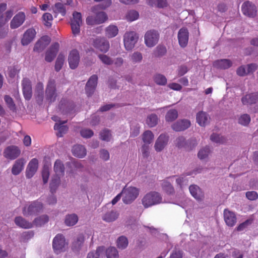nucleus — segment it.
<instances>
[{
	"label": "nucleus",
	"mask_w": 258,
	"mask_h": 258,
	"mask_svg": "<svg viewBox=\"0 0 258 258\" xmlns=\"http://www.w3.org/2000/svg\"><path fill=\"white\" fill-rule=\"evenodd\" d=\"M162 202L160 194L156 191H151L146 194L143 198L142 202L145 208L160 204Z\"/></svg>",
	"instance_id": "nucleus-1"
},
{
	"label": "nucleus",
	"mask_w": 258,
	"mask_h": 258,
	"mask_svg": "<svg viewBox=\"0 0 258 258\" xmlns=\"http://www.w3.org/2000/svg\"><path fill=\"white\" fill-rule=\"evenodd\" d=\"M123 196L122 201L126 204L132 203L138 196L139 190L138 188L130 186L124 187L121 191Z\"/></svg>",
	"instance_id": "nucleus-2"
},
{
	"label": "nucleus",
	"mask_w": 258,
	"mask_h": 258,
	"mask_svg": "<svg viewBox=\"0 0 258 258\" xmlns=\"http://www.w3.org/2000/svg\"><path fill=\"white\" fill-rule=\"evenodd\" d=\"M138 39V35L136 32H126L123 36V43L126 50H132L137 43Z\"/></svg>",
	"instance_id": "nucleus-3"
},
{
	"label": "nucleus",
	"mask_w": 258,
	"mask_h": 258,
	"mask_svg": "<svg viewBox=\"0 0 258 258\" xmlns=\"http://www.w3.org/2000/svg\"><path fill=\"white\" fill-rule=\"evenodd\" d=\"M43 208V204L38 201H35L27 204L23 209L24 215L28 216L41 212Z\"/></svg>",
	"instance_id": "nucleus-4"
},
{
	"label": "nucleus",
	"mask_w": 258,
	"mask_h": 258,
	"mask_svg": "<svg viewBox=\"0 0 258 258\" xmlns=\"http://www.w3.org/2000/svg\"><path fill=\"white\" fill-rule=\"evenodd\" d=\"M159 34L155 30L147 31L144 35V42L148 47H154L158 42Z\"/></svg>",
	"instance_id": "nucleus-5"
},
{
	"label": "nucleus",
	"mask_w": 258,
	"mask_h": 258,
	"mask_svg": "<svg viewBox=\"0 0 258 258\" xmlns=\"http://www.w3.org/2000/svg\"><path fill=\"white\" fill-rule=\"evenodd\" d=\"M68 245L64 236L60 234H57L53 238L52 241V247L56 253H59L65 250Z\"/></svg>",
	"instance_id": "nucleus-6"
},
{
	"label": "nucleus",
	"mask_w": 258,
	"mask_h": 258,
	"mask_svg": "<svg viewBox=\"0 0 258 258\" xmlns=\"http://www.w3.org/2000/svg\"><path fill=\"white\" fill-rule=\"evenodd\" d=\"M107 19L105 13L100 12L94 16H89L86 19V23L89 25H95L102 24Z\"/></svg>",
	"instance_id": "nucleus-7"
},
{
	"label": "nucleus",
	"mask_w": 258,
	"mask_h": 258,
	"mask_svg": "<svg viewBox=\"0 0 258 258\" xmlns=\"http://www.w3.org/2000/svg\"><path fill=\"white\" fill-rule=\"evenodd\" d=\"M82 24L81 14L78 12H74L73 14V18L71 20V23L72 32L74 35H77L80 33V26Z\"/></svg>",
	"instance_id": "nucleus-8"
},
{
	"label": "nucleus",
	"mask_w": 258,
	"mask_h": 258,
	"mask_svg": "<svg viewBox=\"0 0 258 258\" xmlns=\"http://www.w3.org/2000/svg\"><path fill=\"white\" fill-rule=\"evenodd\" d=\"M242 12L243 14L250 18H254L256 16V7L251 2L249 1L244 3L242 6Z\"/></svg>",
	"instance_id": "nucleus-9"
},
{
	"label": "nucleus",
	"mask_w": 258,
	"mask_h": 258,
	"mask_svg": "<svg viewBox=\"0 0 258 258\" xmlns=\"http://www.w3.org/2000/svg\"><path fill=\"white\" fill-rule=\"evenodd\" d=\"M21 154V150L16 146H10L7 147L3 153L4 156L10 160L16 159Z\"/></svg>",
	"instance_id": "nucleus-10"
},
{
	"label": "nucleus",
	"mask_w": 258,
	"mask_h": 258,
	"mask_svg": "<svg viewBox=\"0 0 258 258\" xmlns=\"http://www.w3.org/2000/svg\"><path fill=\"white\" fill-rule=\"evenodd\" d=\"M98 83V77L93 75L90 77L85 86V92L88 96H92L94 93Z\"/></svg>",
	"instance_id": "nucleus-11"
},
{
	"label": "nucleus",
	"mask_w": 258,
	"mask_h": 258,
	"mask_svg": "<svg viewBox=\"0 0 258 258\" xmlns=\"http://www.w3.org/2000/svg\"><path fill=\"white\" fill-rule=\"evenodd\" d=\"M177 38L180 46L182 48L185 47L187 45L189 38L187 29L184 27L180 29L178 32Z\"/></svg>",
	"instance_id": "nucleus-12"
},
{
	"label": "nucleus",
	"mask_w": 258,
	"mask_h": 258,
	"mask_svg": "<svg viewBox=\"0 0 258 258\" xmlns=\"http://www.w3.org/2000/svg\"><path fill=\"white\" fill-rule=\"evenodd\" d=\"M46 95L47 99L50 102L55 100L56 94L54 81H49L46 89Z\"/></svg>",
	"instance_id": "nucleus-13"
},
{
	"label": "nucleus",
	"mask_w": 258,
	"mask_h": 258,
	"mask_svg": "<svg viewBox=\"0 0 258 258\" xmlns=\"http://www.w3.org/2000/svg\"><path fill=\"white\" fill-rule=\"evenodd\" d=\"M24 13L20 12L16 14L10 22V27L12 29H16L21 26L25 20Z\"/></svg>",
	"instance_id": "nucleus-14"
},
{
	"label": "nucleus",
	"mask_w": 258,
	"mask_h": 258,
	"mask_svg": "<svg viewBox=\"0 0 258 258\" xmlns=\"http://www.w3.org/2000/svg\"><path fill=\"white\" fill-rule=\"evenodd\" d=\"M38 167V161L36 158H33L29 162L26 171V176L30 178L36 172Z\"/></svg>",
	"instance_id": "nucleus-15"
},
{
	"label": "nucleus",
	"mask_w": 258,
	"mask_h": 258,
	"mask_svg": "<svg viewBox=\"0 0 258 258\" xmlns=\"http://www.w3.org/2000/svg\"><path fill=\"white\" fill-rule=\"evenodd\" d=\"M169 138L165 134L160 135L156 140L154 148L157 152H161L168 144Z\"/></svg>",
	"instance_id": "nucleus-16"
},
{
	"label": "nucleus",
	"mask_w": 258,
	"mask_h": 258,
	"mask_svg": "<svg viewBox=\"0 0 258 258\" xmlns=\"http://www.w3.org/2000/svg\"><path fill=\"white\" fill-rule=\"evenodd\" d=\"M23 93L26 100H30L32 97V86L29 79L24 78L22 81Z\"/></svg>",
	"instance_id": "nucleus-17"
},
{
	"label": "nucleus",
	"mask_w": 258,
	"mask_h": 258,
	"mask_svg": "<svg viewBox=\"0 0 258 258\" xmlns=\"http://www.w3.org/2000/svg\"><path fill=\"white\" fill-rule=\"evenodd\" d=\"M93 46L101 51L106 52L109 48V43L104 38H98L94 40Z\"/></svg>",
	"instance_id": "nucleus-18"
},
{
	"label": "nucleus",
	"mask_w": 258,
	"mask_h": 258,
	"mask_svg": "<svg viewBox=\"0 0 258 258\" xmlns=\"http://www.w3.org/2000/svg\"><path fill=\"white\" fill-rule=\"evenodd\" d=\"M190 124V121L189 120L183 119L177 120L172 125L171 127L176 132H180L188 128Z\"/></svg>",
	"instance_id": "nucleus-19"
},
{
	"label": "nucleus",
	"mask_w": 258,
	"mask_h": 258,
	"mask_svg": "<svg viewBox=\"0 0 258 258\" xmlns=\"http://www.w3.org/2000/svg\"><path fill=\"white\" fill-rule=\"evenodd\" d=\"M68 60L70 67L72 69H75L78 67L80 61V56L77 50L74 49L71 51Z\"/></svg>",
	"instance_id": "nucleus-20"
},
{
	"label": "nucleus",
	"mask_w": 258,
	"mask_h": 258,
	"mask_svg": "<svg viewBox=\"0 0 258 258\" xmlns=\"http://www.w3.org/2000/svg\"><path fill=\"white\" fill-rule=\"evenodd\" d=\"M36 35V31L33 28H30L23 34V36L21 39V43L23 45H27L34 38Z\"/></svg>",
	"instance_id": "nucleus-21"
},
{
	"label": "nucleus",
	"mask_w": 258,
	"mask_h": 258,
	"mask_svg": "<svg viewBox=\"0 0 258 258\" xmlns=\"http://www.w3.org/2000/svg\"><path fill=\"white\" fill-rule=\"evenodd\" d=\"M59 44L55 43L47 50L45 54V59L47 62L52 61L55 57L59 49Z\"/></svg>",
	"instance_id": "nucleus-22"
},
{
	"label": "nucleus",
	"mask_w": 258,
	"mask_h": 258,
	"mask_svg": "<svg viewBox=\"0 0 258 258\" xmlns=\"http://www.w3.org/2000/svg\"><path fill=\"white\" fill-rule=\"evenodd\" d=\"M224 218L226 224L230 227H233L236 223L235 214L228 210L225 209L224 211Z\"/></svg>",
	"instance_id": "nucleus-23"
},
{
	"label": "nucleus",
	"mask_w": 258,
	"mask_h": 258,
	"mask_svg": "<svg viewBox=\"0 0 258 258\" xmlns=\"http://www.w3.org/2000/svg\"><path fill=\"white\" fill-rule=\"evenodd\" d=\"M26 161L24 159L20 158L17 160L12 168V173L15 175H18L24 169Z\"/></svg>",
	"instance_id": "nucleus-24"
},
{
	"label": "nucleus",
	"mask_w": 258,
	"mask_h": 258,
	"mask_svg": "<svg viewBox=\"0 0 258 258\" xmlns=\"http://www.w3.org/2000/svg\"><path fill=\"white\" fill-rule=\"evenodd\" d=\"M119 213L116 210H111L106 212L102 216V219L106 222H112L115 221L119 217Z\"/></svg>",
	"instance_id": "nucleus-25"
},
{
	"label": "nucleus",
	"mask_w": 258,
	"mask_h": 258,
	"mask_svg": "<svg viewBox=\"0 0 258 258\" xmlns=\"http://www.w3.org/2000/svg\"><path fill=\"white\" fill-rule=\"evenodd\" d=\"M197 122L201 126H206L209 121L208 115L204 111H200L197 114Z\"/></svg>",
	"instance_id": "nucleus-26"
},
{
	"label": "nucleus",
	"mask_w": 258,
	"mask_h": 258,
	"mask_svg": "<svg viewBox=\"0 0 258 258\" xmlns=\"http://www.w3.org/2000/svg\"><path fill=\"white\" fill-rule=\"evenodd\" d=\"M72 153L75 156L81 158L86 156V149L82 145H77L73 147Z\"/></svg>",
	"instance_id": "nucleus-27"
},
{
	"label": "nucleus",
	"mask_w": 258,
	"mask_h": 258,
	"mask_svg": "<svg viewBox=\"0 0 258 258\" xmlns=\"http://www.w3.org/2000/svg\"><path fill=\"white\" fill-rule=\"evenodd\" d=\"M60 175H54L52 177L50 182L49 187L50 192L52 194L55 192L60 184Z\"/></svg>",
	"instance_id": "nucleus-28"
},
{
	"label": "nucleus",
	"mask_w": 258,
	"mask_h": 258,
	"mask_svg": "<svg viewBox=\"0 0 258 258\" xmlns=\"http://www.w3.org/2000/svg\"><path fill=\"white\" fill-rule=\"evenodd\" d=\"M189 190L193 197L197 200H201L203 195L199 187L196 185H191L189 187Z\"/></svg>",
	"instance_id": "nucleus-29"
},
{
	"label": "nucleus",
	"mask_w": 258,
	"mask_h": 258,
	"mask_svg": "<svg viewBox=\"0 0 258 258\" xmlns=\"http://www.w3.org/2000/svg\"><path fill=\"white\" fill-rule=\"evenodd\" d=\"M49 43L47 37H42L35 44L34 51L40 52L42 51Z\"/></svg>",
	"instance_id": "nucleus-30"
},
{
	"label": "nucleus",
	"mask_w": 258,
	"mask_h": 258,
	"mask_svg": "<svg viewBox=\"0 0 258 258\" xmlns=\"http://www.w3.org/2000/svg\"><path fill=\"white\" fill-rule=\"evenodd\" d=\"M258 100V94L253 93L245 95L242 99V102L244 105L253 104Z\"/></svg>",
	"instance_id": "nucleus-31"
},
{
	"label": "nucleus",
	"mask_w": 258,
	"mask_h": 258,
	"mask_svg": "<svg viewBox=\"0 0 258 258\" xmlns=\"http://www.w3.org/2000/svg\"><path fill=\"white\" fill-rule=\"evenodd\" d=\"M105 250L104 247H98L96 250L90 251L88 254L87 258H100L104 255Z\"/></svg>",
	"instance_id": "nucleus-32"
},
{
	"label": "nucleus",
	"mask_w": 258,
	"mask_h": 258,
	"mask_svg": "<svg viewBox=\"0 0 258 258\" xmlns=\"http://www.w3.org/2000/svg\"><path fill=\"white\" fill-rule=\"evenodd\" d=\"M67 122V120L62 121L59 123H56L54 126V129L58 131L57 136L58 137H62V135L65 134L68 131V127L64 125Z\"/></svg>",
	"instance_id": "nucleus-33"
},
{
	"label": "nucleus",
	"mask_w": 258,
	"mask_h": 258,
	"mask_svg": "<svg viewBox=\"0 0 258 258\" xmlns=\"http://www.w3.org/2000/svg\"><path fill=\"white\" fill-rule=\"evenodd\" d=\"M84 242V237L83 235H79L74 240L72 244V248L74 250L78 251L81 249Z\"/></svg>",
	"instance_id": "nucleus-34"
},
{
	"label": "nucleus",
	"mask_w": 258,
	"mask_h": 258,
	"mask_svg": "<svg viewBox=\"0 0 258 258\" xmlns=\"http://www.w3.org/2000/svg\"><path fill=\"white\" fill-rule=\"evenodd\" d=\"M16 224L23 228L29 229L32 227V224L28 222L22 217H17L15 219Z\"/></svg>",
	"instance_id": "nucleus-35"
},
{
	"label": "nucleus",
	"mask_w": 258,
	"mask_h": 258,
	"mask_svg": "<svg viewBox=\"0 0 258 258\" xmlns=\"http://www.w3.org/2000/svg\"><path fill=\"white\" fill-rule=\"evenodd\" d=\"M188 175H192V174L188 172L176 178V182L180 188H182L184 185L187 184L188 179L186 176Z\"/></svg>",
	"instance_id": "nucleus-36"
},
{
	"label": "nucleus",
	"mask_w": 258,
	"mask_h": 258,
	"mask_svg": "<svg viewBox=\"0 0 258 258\" xmlns=\"http://www.w3.org/2000/svg\"><path fill=\"white\" fill-rule=\"evenodd\" d=\"M118 33V28L114 25H110L105 29V35L109 38L114 37L117 35Z\"/></svg>",
	"instance_id": "nucleus-37"
},
{
	"label": "nucleus",
	"mask_w": 258,
	"mask_h": 258,
	"mask_svg": "<svg viewBox=\"0 0 258 258\" xmlns=\"http://www.w3.org/2000/svg\"><path fill=\"white\" fill-rule=\"evenodd\" d=\"M54 171L55 175L62 176L64 173V167L62 162L59 160H57L54 164Z\"/></svg>",
	"instance_id": "nucleus-38"
},
{
	"label": "nucleus",
	"mask_w": 258,
	"mask_h": 258,
	"mask_svg": "<svg viewBox=\"0 0 258 258\" xmlns=\"http://www.w3.org/2000/svg\"><path fill=\"white\" fill-rule=\"evenodd\" d=\"M78 221V217L75 214L67 215L64 219V223L68 226L75 225Z\"/></svg>",
	"instance_id": "nucleus-39"
},
{
	"label": "nucleus",
	"mask_w": 258,
	"mask_h": 258,
	"mask_svg": "<svg viewBox=\"0 0 258 258\" xmlns=\"http://www.w3.org/2000/svg\"><path fill=\"white\" fill-rule=\"evenodd\" d=\"M232 64L231 62L227 59H223L215 61L214 63V66L222 69H226L231 67Z\"/></svg>",
	"instance_id": "nucleus-40"
},
{
	"label": "nucleus",
	"mask_w": 258,
	"mask_h": 258,
	"mask_svg": "<svg viewBox=\"0 0 258 258\" xmlns=\"http://www.w3.org/2000/svg\"><path fill=\"white\" fill-rule=\"evenodd\" d=\"M154 138V136L153 133L149 130L145 131L142 135V140L144 144L149 145L152 143Z\"/></svg>",
	"instance_id": "nucleus-41"
},
{
	"label": "nucleus",
	"mask_w": 258,
	"mask_h": 258,
	"mask_svg": "<svg viewBox=\"0 0 258 258\" xmlns=\"http://www.w3.org/2000/svg\"><path fill=\"white\" fill-rule=\"evenodd\" d=\"M35 94L37 101L39 103H41L43 100V85L42 83H37L36 87Z\"/></svg>",
	"instance_id": "nucleus-42"
},
{
	"label": "nucleus",
	"mask_w": 258,
	"mask_h": 258,
	"mask_svg": "<svg viewBox=\"0 0 258 258\" xmlns=\"http://www.w3.org/2000/svg\"><path fill=\"white\" fill-rule=\"evenodd\" d=\"M211 153L210 147L206 146L201 148L198 154V158L201 160H204L207 158Z\"/></svg>",
	"instance_id": "nucleus-43"
},
{
	"label": "nucleus",
	"mask_w": 258,
	"mask_h": 258,
	"mask_svg": "<svg viewBox=\"0 0 258 258\" xmlns=\"http://www.w3.org/2000/svg\"><path fill=\"white\" fill-rule=\"evenodd\" d=\"M125 17L128 21L133 22L138 19L139 13L136 10H131L127 12Z\"/></svg>",
	"instance_id": "nucleus-44"
},
{
	"label": "nucleus",
	"mask_w": 258,
	"mask_h": 258,
	"mask_svg": "<svg viewBox=\"0 0 258 258\" xmlns=\"http://www.w3.org/2000/svg\"><path fill=\"white\" fill-rule=\"evenodd\" d=\"M178 117V112L176 109H170L167 112L165 119L168 122H171L175 120Z\"/></svg>",
	"instance_id": "nucleus-45"
},
{
	"label": "nucleus",
	"mask_w": 258,
	"mask_h": 258,
	"mask_svg": "<svg viewBox=\"0 0 258 258\" xmlns=\"http://www.w3.org/2000/svg\"><path fill=\"white\" fill-rule=\"evenodd\" d=\"M158 118L157 116L155 114H151L148 115L146 119V123L150 127L155 126L158 123Z\"/></svg>",
	"instance_id": "nucleus-46"
},
{
	"label": "nucleus",
	"mask_w": 258,
	"mask_h": 258,
	"mask_svg": "<svg viewBox=\"0 0 258 258\" xmlns=\"http://www.w3.org/2000/svg\"><path fill=\"white\" fill-rule=\"evenodd\" d=\"M251 120L250 116L247 114L240 115L238 118V122L243 126H247Z\"/></svg>",
	"instance_id": "nucleus-47"
},
{
	"label": "nucleus",
	"mask_w": 258,
	"mask_h": 258,
	"mask_svg": "<svg viewBox=\"0 0 258 258\" xmlns=\"http://www.w3.org/2000/svg\"><path fill=\"white\" fill-rule=\"evenodd\" d=\"M5 22L2 17L0 18V38H4L6 37L9 31L8 26H4Z\"/></svg>",
	"instance_id": "nucleus-48"
},
{
	"label": "nucleus",
	"mask_w": 258,
	"mask_h": 258,
	"mask_svg": "<svg viewBox=\"0 0 258 258\" xmlns=\"http://www.w3.org/2000/svg\"><path fill=\"white\" fill-rule=\"evenodd\" d=\"M142 59L143 55L139 51L134 52L130 55V60L133 63H140Z\"/></svg>",
	"instance_id": "nucleus-49"
},
{
	"label": "nucleus",
	"mask_w": 258,
	"mask_h": 258,
	"mask_svg": "<svg viewBox=\"0 0 258 258\" xmlns=\"http://www.w3.org/2000/svg\"><path fill=\"white\" fill-rule=\"evenodd\" d=\"M154 80L155 82L159 85L164 86L167 83L166 77L160 74L155 75L154 77Z\"/></svg>",
	"instance_id": "nucleus-50"
},
{
	"label": "nucleus",
	"mask_w": 258,
	"mask_h": 258,
	"mask_svg": "<svg viewBox=\"0 0 258 258\" xmlns=\"http://www.w3.org/2000/svg\"><path fill=\"white\" fill-rule=\"evenodd\" d=\"M128 240L124 236H120L117 240V246L120 249H124L128 245Z\"/></svg>",
	"instance_id": "nucleus-51"
},
{
	"label": "nucleus",
	"mask_w": 258,
	"mask_h": 258,
	"mask_svg": "<svg viewBox=\"0 0 258 258\" xmlns=\"http://www.w3.org/2000/svg\"><path fill=\"white\" fill-rule=\"evenodd\" d=\"M100 139L106 142H109L112 139V134L110 131L107 129L103 130L100 134Z\"/></svg>",
	"instance_id": "nucleus-52"
},
{
	"label": "nucleus",
	"mask_w": 258,
	"mask_h": 258,
	"mask_svg": "<svg viewBox=\"0 0 258 258\" xmlns=\"http://www.w3.org/2000/svg\"><path fill=\"white\" fill-rule=\"evenodd\" d=\"M65 55L60 53L56 60L55 64V70L56 71H59L62 68L64 61Z\"/></svg>",
	"instance_id": "nucleus-53"
},
{
	"label": "nucleus",
	"mask_w": 258,
	"mask_h": 258,
	"mask_svg": "<svg viewBox=\"0 0 258 258\" xmlns=\"http://www.w3.org/2000/svg\"><path fill=\"white\" fill-rule=\"evenodd\" d=\"M210 140L213 142L217 144H223L225 142V138L220 135L213 133L210 136Z\"/></svg>",
	"instance_id": "nucleus-54"
},
{
	"label": "nucleus",
	"mask_w": 258,
	"mask_h": 258,
	"mask_svg": "<svg viewBox=\"0 0 258 258\" xmlns=\"http://www.w3.org/2000/svg\"><path fill=\"white\" fill-rule=\"evenodd\" d=\"M105 251L107 258H118V251L115 247H109Z\"/></svg>",
	"instance_id": "nucleus-55"
},
{
	"label": "nucleus",
	"mask_w": 258,
	"mask_h": 258,
	"mask_svg": "<svg viewBox=\"0 0 258 258\" xmlns=\"http://www.w3.org/2000/svg\"><path fill=\"white\" fill-rule=\"evenodd\" d=\"M48 217L46 215H42L36 218L34 223L36 226H41L48 221Z\"/></svg>",
	"instance_id": "nucleus-56"
},
{
	"label": "nucleus",
	"mask_w": 258,
	"mask_h": 258,
	"mask_svg": "<svg viewBox=\"0 0 258 258\" xmlns=\"http://www.w3.org/2000/svg\"><path fill=\"white\" fill-rule=\"evenodd\" d=\"M50 175V168L47 165H44L42 171V177L44 184L48 182Z\"/></svg>",
	"instance_id": "nucleus-57"
},
{
	"label": "nucleus",
	"mask_w": 258,
	"mask_h": 258,
	"mask_svg": "<svg viewBox=\"0 0 258 258\" xmlns=\"http://www.w3.org/2000/svg\"><path fill=\"white\" fill-rule=\"evenodd\" d=\"M20 69L17 66L10 67L8 69V75L11 78H14L17 76Z\"/></svg>",
	"instance_id": "nucleus-58"
},
{
	"label": "nucleus",
	"mask_w": 258,
	"mask_h": 258,
	"mask_svg": "<svg viewBox=\"0 0 258 258\" xmlns=\"http://www.w3.org/2000/svg\"><path fill=\"white\" fill-rule=\"evenodd\" d=\"M198 144V141L196 138H191L186 141L185 149L191 150L195 148Z\"/></svg>",
	"instance_id": "nucleus-59"
},
{
	"label": "nucleus",
	"mask_w": 258,
	"mask_h": 258,
	"mask_svg": "<svg viewBox=\"0 0 258 258\" xmlns=\"http://www.w3.org/2000/svg\"><path fill=\"white\" fill-rule=\"evenodd\" d=\"M42 19L44 25L47 27H50L51 25V22L53 20L52 16L49 13H46L43 14Z\"/></svg>",
	"instance_id": "nucleus-60"
},
{
	"label": "nucleus",
	"mask_w": 258,
	"mask_h": 258,
	"mask_svg": "<svg viewBox=\"0 0 258 258\" xmlns=\"http://www.w3.org/2000/svg\"><path fill=\"white\" fill-rule=\"evenodd\" d=\"M98 57L102 61V62L105 64L110 65L113 63V60L111 59V58L107 55L99 54L98 55Z\"/></svg>",
	"instance_id": "nucleus-61"
},
{
	"label": "nucleus",
	"mask_w": 258,
	"mask_h": 258,
	"mask_svg": "<svg viewBox=\"0 0 258 258\" xmlns=\"http://www.w3.org/2000/svg\"><path fill=\"white\" fill-rule=\"evenodd\" d=\"M4 100L8 105L9 108L13 111H15L16 110V106L15 103H14L13 99L8 95H6L4 97Z\"/></svg>",
	"instance_id": "nucleus-62"
},
{
	"label": "nucleus",
	"mask_w": 258,
	"mask_h": 258,
	"mask_svg": "<svg viewBox=\"0 0 258 258\" xmlns=\"http://www.w3.org/2000/svg\"><path fill=\"white\" fill-rule=\"evenodd\" d=\"M183 255V251L175 248L171 252L170 258H182Z\"/></svg>",
	"instance_id": "nucleus-63"
},
{
	"label": "nucleus",
	"mask_w": 258,
	"mask_h": 258,
	"mask_svg": "<svg viewBox=\"0 0 258 258\" xmlns=\"http://www.w3.org/2000/svg\"><path fill=\"white\" fill-rule=\"evenodd\" d=\"M162 185L163 188L167 192L171 194L174 191V188L169 182L166 180L163 181Z\"/></svg>",
	"instance_id": "nucleus-64"
}]
</instances>
